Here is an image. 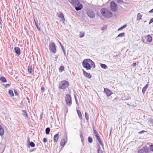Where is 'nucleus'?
Segmentation results:
<instances>
[{"label":"nucleus","mask_w":153,"mask_h":153,"mask_svg":"<svg viewBox=\"0 0 153 153\" xmlns=\"http://www.w3.org/2000/svg\"><path fill=\"white\" fill-rule=\"evenodd\" d=\"M82 65L87 70H90L92 67H95L94 63L89 59L84 60L82 63Z\"/></svg>","instance_id":"obj_1"},{"label":"nucleus","mask_w":153,"mask_h":153,"mask_svg":"<svg viewBox=\"0 0 153 153\" xmlns=\"http://www.w3.org/2000/svg\"><path fill=\"white\" fill-rule=\"evenodd\" d=\"M71 4L77 11L79 10L82 8V4L80 3L78 0H72Z\"/></svg>","instance_id":"obj_2"},{"label":"nucleus","mask_w":153,"mask_h":153,"mask_svg":"<svg viewBox=\"0 0 153 153\" xmlns=\"http://www.w3.org/2000/svg\"><path fill=\"white\" fill-rule=\"evenodd\" d=\"M101 13L105 17L110 18L111 17L112 13L108 10L106 8H102L101 10Z\"/></svg>","instance_id":"obj_3"},{"label":"nucleus","mask_w":153,"mask_h":153,"mask_svg":"<svg viewBox=\"0 0 153 153\" xmlns=\"http://www.w3.org/2000/svg\"><path fill=\"white\" fill-rule=\"evenodd\" d=\"M68 82L65 80H64L59 83V88L64 90L67 88L69 86Z\"/></svg>","instance_id":"obj_4"},{"label":"nucleus","mask_w":153,"mask_h":153,"mask_svg":"<svg viewBox=\"0 0 153 153\" xmlns=\"http://www.w3.org/2000/svg\"><path fill=\"white\" fill-rule=\"evenodd\" d=\"M49 49L51 52L54 54L56 52V49L55 43H51L49 45Z\"/></svg>","instance_id":"obj_5"},{"label":"nucleus","mask_w":153,"mask_h":153,"mask_svg":"<svg viewBox=\"0 0 153 153\" xmlns=\"http://www.w3.org/2000/svg\"><path fill=\"white\" fill-rule=\"evenodd\" d=\"M150 151L149 148L146 146L143 147V149H139L138 153H149Z\"/></svg>","instance_id":"obj_6"},{"label":"nucleus","mask_w":153,"mask_h":153,"mask_svg":"<svg viewBox=\"0 0 153 153\" xmlns=\"http://www.w3.org/2000/svg\"><path fill=\"white\" fill-rule=\"evenodd\" d=\"M65 101L67 104L69 106H70L72 104L71 97V96L68 94L66 95Z\"/></svg>","instance_id":"obj_7"},{"label":"nucleus","mask_w":153,"mask_h":153,"mask_svg":"<svg viewBox=\"0 0 153 153\" xmlns=\"http://www.w3.org/2000/svg\"><path fill=\"white\" fill-rule=\"evenodd\" d=\"M111 9L112 11L115 12L117 10V4L114 1L111 2Z\"/></svg>","instance_id":"obj_8"},{"label":"nucleus","mask_w":153,"mask_h":153,"mask_svg":"<svg viewBox=\"0 0 153 153\" xmlns=\"http://www.w3.org/2000/svg\"><path fill=\"white\" fill-rule=\"evenodd\" d=\"M88 16L91 18H94L95 17V13L94 11L89 10L87 12Z\"/></svg>","instance_id":"obj_9"},{"label":"nucleus","mask_w":153,"mask_h":153,"mask_svg":"<svg viewBox=\"0 0 153 153\" xmlns=\"http://www.w3.org/2000/svg\"><path fill=\"white\" fill-rule=\"evenodd\" d=\"M104 91L107 97H109L112 94V92L108 88H104Z\"/></svg>","instance_id":"obj_10"},{"label":"nucleus","mask_w":153,"mask_h":153,"mask_svg":"<svg viewBox=\"0 0 153 153\" xmlns=\"http://www.w3.org/2000/svg\"><path fill=\"white\" fill-rule=\"evenodd\" d=\"M83 73L84 75L88 79H91V75L90 73H88L86 72L85 71L83 70Z\"/></svg>","instance_id":"obj_11"},{"label":"nucleus","mask_w":153,"mask_h":153,"mask_svg":"<svg viewBox=\"0 0 153 153\" xmlns=\"http://www.w3.org/2000/svg\"><path fill=\"white\" fill-rule=\"evenodd\" d=\"M60 13L58 14V17L60 18L62 21L63 22L65 21V19L64 18V15L63 13H62L61 12H60Z\"/></svg>","instance_id":"obj_12"},{"label":"nucleus","mask_w":153,"mask_h":153,"mask_svg":"<svg viewBox=\"0 0 153 153\" xmlns=\"http://www.w3.org/2000/svg\"><path fill=\"white\" fill-rule=\"evenodd\" d=\"M59 138V134H55L53 137V140L56 143L58 141V139Z\"/></svg>","instance_id":"obj_13"},{"label":"nucleus","mask_w":153,"mask_h":153,"mask_svg":"<svg viewBox=\"0 0 153 153\" xmlns=\"http://www.w3.org/2000/svg\"><path fill=\"white\" fill-rule=\"evenodd\" d=\"M96 137L97 140L98 142L102 146H103V143H102L100 138L98 135H97L95 136Z\"/></svg>","instance_id":"obj_14"},{"label":"nucleus","mask_w":153,"mask_h":153,"mask_svg":"<svg viewBox=\"0 0 153 153\" xmlns=\"http://www.w3.org/2000/svg\"><path fill=\"white\" fill-rule=\"evenodd\" d=\"M15 52L18 55L20 54V49L18 47H15L14 48Z\"/></svg>","instance_id":"obj_15"},{"label":"nucleus","mask_w":153,"mask_h":153,"mask_svg":"<svg viewBox=\"0 0 153 153\" xmlns=\"http://www.w3.org/2000/svg\"><path fill=\"white\" fill-rule=\"evenodd\" d=\"M4 133V130L1 125L0 124V135L1 136L3 135Z\"/></svg>","instance_id":"obj_16"},{"label":"nucleus","mask_w":153,"mask_h":153,"mask_svg":"<svg viewBox=\"0 0 153 153\" xmlns=\"http://www.w3.org/2000/svg\"><path fill=\"white\" fill-rule=\"evenodd\" d=\"M148 84H147L143 88L142 90V92L143 94H144L145 93L146 91L148 88Z\"/></svg>","instance_id":"obj_17"},{"label":"nucleus","mask_w":153,"mask_h":153,"mask_svg":"<svg viewBox=\"0 0 153 153\" xmlns=\"http://www.w3.org/2000/svg\"><path fill=\"white\" fill-rule=\"evenodd\" d=\"M152 40V37L149 35H148L147 36V42H151Z\"/></svg>","instance_id":"obj_18"},{"label":"nucleus","mask_w":153,"mask_h":153,"mask_svg":"<svg viewBox=\"0 0 153 153\" xmlns=\"http://www.w3.org/2000/svg\"><path fill=\"white\" fill-rule=\"evenodd\" d=\"M66 141L64 139H63L61 140L60 143V145L62 146H64L65 145Z\"/></svg>","instance_id":"obj_19"},{"label":"nucleus","mask_w":153,"mask_h":153,"mask_svg":"<svg viewBox=\"0 0 153 153\" xmlns=\"http://www.w3.org/2000/svg\"><path fill=\"white\" fill-rule=\"evenodd\" d=\"M142 16V15L140 13H138L137 14V20L139 21L141 19Z\"/></svg>","instance_id":"obj_20"},{"label":"nucleus","mask_w":153,"mask_h":153,"mask_svg":"<svg viewBox=\"0 0 153 153\" xmlns=\"http://www.w3.org/2000/svg\"><path fill=\"white\" fill-rule=\"evenodd\" d=\"M77 112L79 118L80 119H82V116L80 111L79 110H77Z\"/></svg>","instance_id":"obj_21"},{"label":"nucleus","mask_w":153,"mask_h":153,"mask_svg":"<svg viewBox=\"0 0 153 153\" xmlns=\"http://www.w3.org/2000/svg\"><path fill=\"white\" fill-rule=\"evenodd\" d=\"M32 71L33 70L32 66H28V73H29L30 74H31L32 73Z\"/></svg>","instance_id":"obj_22"},{"label":"nucleus","mask_w":153,"mask_h":153,"mask_svg":"<svg viewBox=\"0 0 153 153\" xmlns=\"http://www.w3.org/2000/svg\"><path fill=\"white\" fill-rule=\"evenodd\" d=\"M22 111L23 112V115L25 117H26L27 118L28 115L26 111L25 110H23Z\"/></svg>","instance_id":"obj_23"},{"label":"nucleus","mask_w":153,"mask_h":153,"mask_svg":"<svg viewBox=\"0 0 153 153\" xmlns=\"http://www.w3.org/2000/svg\"><path fill=\"white\" fill-rule=\"evenodd\" d=\"M0 81L3 82H6V78L4 77H1L0 79Z\"/></svg>","instance_id":"obj_24"},{"label":"nucleus","mask_w":153,"mask_h":153,"mask_svg":"<svg viewBox=\"0 0 153 153\" xmlns=\"http://www.w3.org/2000/svg\"><path fill=\"white\" fill-rule=\"evenodd\" d=\"M100 66L102 68L104 69H106L107 68V65L105 64H101Z\"/></svg>","instance_id":"obj_25"},{"label":"nucleus","mask_w":153,"mask_h":153,"mask_svg":"<svg viewBox=\"0 0 153 153\" xmlns=\"http://www.w3.org/2000/svg\"><path fill=\"white\" fill-rule=\"evenodd\" d=\"M125 33H120L118 36L116 37V38H117L118 37H121L124 36H125Z\"/></svg>","instance_id":"obj_26"},{"label":"nucleus","mask_w":153,"mask_h":153,"mask_svg":"<svg viewBox=\"0 0 153 153\" xmlns=\"http://www.w3.org/2000/svg\"><path fill=\"white\" fill-rule=\"evenodd\" d=\"M64 70V67L62 66H61L59 68V72H61L62 71H63Z\"/></svg>","instance_id":"obj_27"},{"label":"nucleus","mask_w":153,"mask_h":153,"mask_svg":"<svg viewBox=\"0 0 153 153\" xmlns=\"http://www.w3.org/2000/svg\"><path fill=\"white\" fill-rule=\"evenodd\" d=\"M30 146L32 147H34L35 146V143L33 142H31L29 143V146Z\"/></svg>","instance_id":"obj_28"},{"label":"nucleus","mask_w":153,"mask_h":153,"mask_svg":"<svg viewBox=\"0 0 153 153\" xmlns=\"http://www.w3.org/2000/svg\"><path fill=\"white\" fill-rule=\"evenodd\" d=\"M50 131V128L49 127H48L46 128L45 132L46 134H49Z\"/></svg>","instance_id":"obj_29"},{"label":"nucleus","mask_w":153,"mask_h":153,"mask_svg":"<svg viewBox=\"0 0 153 153\" xmlns=\"http://www.w3.org/2000/svg\"><path fill=\"white\" fill-rule=\"evenodd\" d=\"M85 35V33L84 32H80L79 37L80 38H82Z\"/></svg>","instance_id":"obj_30"},{"label":"nucleus","mask_w":153,"mask_h":153,"mask_svg":"<svg viewBox=\"0 0 153 153\" xmlns=\"http://www.w3.org/2000/svg\"><path fill=\"white\" fill-rule=\"evenodd\" d=\"M9 94L11 97H13L14 96L13 92L11 90H10L9 91Z\"/></svg>","instance_id":"obj_31"},{"label":"nucleus","mask_w":153,"mask_h":153,"mask_svg":"<svg viewBox=\"0 0 153 153\" xmlns=\"http://www.w3.org/2000/svg\"><path fill=\"white\" fill-rule=\"evenodd\" d=\"M88 141L89 143H91L93 142V140L91 137H89L88 138Z\"/></svg>","instance_id":"obj_32"},{"label":"nucleus","mask_w":153,"mask_h":153,"mask_svg":"<svg viewBox=\"0 0 153 153\" xmlns=\"http://www.w3.org/2000/svg\"><path fill=\"white\" fill-rule=\"evenodd\" d=\"M35 25L37 29L39 30V31H40V29L39 27L38 26V23L37 22H35Z\"/></svg>","instance_id":"obj_33"},{"label":"nucleus","mask_w":153,"mask_h":153,"mask_svg":"<svg viewBox=\"0 0 153 153\" xmlns=\"http://www.w3.org/2000/svg\"><path fill=\"white\" fill-rule=\"evenodd\" d=\"M85 117L86 120H88L89 119V117L88 115H87V113L86 112L85 113Z\"/></svg>","instance_id":"obj_34"},{"label":"nucleus","mask_w":153,"mask_h":153,"mask_svg":"<svg viewBox=\"0 0 153 153\" xmlns=\"http://www.w3.org/2000/svg\"><path fill=\"white\" fill-rule=\"evenodd\" d=\"M80 137L81 140H84V138L83 136V134L81 132L80 134Z\"/></svg>","instance_id":"obj_35"},{"label":"nucleus","mask_w":153,"mask_h":153,"mask_svg":"<svg viewBox=\"0 0 153 153\" xmlns=\"http://www.w3.org/2000/svg\"><path fill=\"white\" fill-rule=\"evenodd\" d=\"M149 122L152 124V126H153V118H151L149 120Z\"/></svg>","instance_id":"obj_36"},{"label":"nucleus","mask_w":153,"mask_h":153,"mask_svg":"<svg viewBox=\"0 0 153 153\" xmlns=\"http://www.w3.org/2000/svg\"><path fill=\"white\" fill-rule=\"evenodd\" d=\"M59 44L62 48V49H63L64 48V47L62 45L61 43L60 42V41H59Z\"/></svg>","instance_id":"obj_37"},{"label":"nucleus","mask_w":153,"mask_h":153,"mask_svg":"<svg viewBox=\"0 0 153 153\" xmlns=\"http://www.w3.org/2000/svg\"><path fill=\"white\" fill-rule=\"evenodd\" d=\"M94 134H95V136L96 135H98V133L95 130H94Z\"/></svg>","instance_id":"obj_38"},{"label":"nucleus","mask_w":153,"mask_h":153,"mask_svg":"<svg viewBox=\"0 0 153 153\" xmlns=\"http://www.w3.org/2000/svg\"><path fill=\"white\" fill-rule=\"evenodd\" d=\"M150 149L153 152V145H150Z\"/></svg>","instance_id":"obj_39"},{"label":"nucleus","mask_w":153,"mask_h":153,"mask_svg":"<svg viewBox=\"0 0 153 153\" xmlns=\"http://www.w3.org/2000/svg\"><path fill=\"white\" fill-rule=\"evenodd\" d=\"M14 93L16 95L18 96V93L16 91L14 90Z\"/></svg>","instance_id":"obj_40"},{"label":"nucleus","mask_w":153,"mask_h":153,"mask_svg":"<svg viewBox=\"0 0 153 153\" xmlns=\"http://www.w3.org/2000/svg\"><path fill=\"white\" fill-rule=\"evenodd\" d=\"M146 132V131H144V130H142V131H140V132H139L138 133L139 134H142V133H143L144 132Z\"/></svg>","instance_id":"obj_41"},{"label":"nucleus","mask_w":153,"mask_h":153,"mask_svg":"<svg viewBox=\"0 0 153 153\" xmlns=\"http://www.w3.org/2000/svg\"><path fill=\"white\" fill-rule=\"evenodd\" d=\"M153 22V18L151 19L149 22V24H150Z\"/></svg>","instance_id":"obj_42"},{"label":"nucleus","mask_w":153,"mask_h":153,"mask_svg":"<svg viewBox=\"0 0 153 153\" xmlns=\"http://www.w3.org/2000/svg\"><path fill=\"white\" fill-rule=\"evenodd\" d=\"M63 52H64V55L65 56H66V52H65V48L63 49H62Z\"/></svg>","instance_id":"obj_43"},{"label":"nucleus","mask_w":153,"mask_h":153,"mask_svg":"<svg viewBox=\"0 0 153 153\" xmlns=\"http://www.w3.org/2000/svg\"><path fill=\"white\" fill-rule=\"evenodd\" d=\"M2 21L1 20H0V27L1 28L2 26Z\"/></svg>","instance_id":"obj_44"},{"label":"nucleus","mask_w":153,"mask_h":153,"mask_svg":"<svg viewBox=\"0 0 153 153\" xmlns=\"http://www.w3.org/2000/svg\"><path fill=\"white\" fill-rule=\"evenodd\" d=\"M99 148L97 150V153H100L99 151H100V146L99 145Z\"/></svg>","instance_id":"obj_45"},{"label":"nucleus","mask_w":153,"mask_h":153,"mask_svg":"<svg viewBox=\"0 0 153 153\" xmlns=\"http://www.w3.org/2000/svg\"><path fill=\"white\" fill-rule=\"evenodd\" d=\"M47 141V138H44L43 139V142H44V143H45V142H46Z\"/></svg>","instance_id":"obj_46"},{"label":"nucleus","mask_w":153,"mask_h":153,"mask_svg":"<svg viewBox=\"0 0 153 153\" xmlns=\"http://www.w3.org/2000/svg\"><path fill=\"white\" fill-rule=\"evenodd\" d=\"M127 26V25L126 24H125L124 25H123V26H122L123 29V28H126Z\"/></svg>","instance_id":"obj_47"},{"label":"nucleus","mask_w":153,"mask_h":153,"mask_svg":"<svg viewBox=\"0 0 153 153\" xmlns=\"http://www.w3.org/2000/svg\"><path fill=\"white\" fill-rule=\"evenodd\" d=\"M41 89L42 90V91H45V88L44 87H42L41 88Z\"/></svg>","instance_id":"obj_48"},{"label":"nucleus","mask_w":153,"mask_h":153,"mask_svg":"<svg viewBox=\"0 0 153 153\" xmlns=\"http://www.w3.org/2000/svg\"><path fill=\"white\" fill-rule=\"evenodd\" d=\"M123 1L122 0H117V2L118 3H119L120 2H122Z\"/></svg>","instance_id":"obj_49"},{"label":"nucleus","mask_w":153,"mask_h":153,"mask_svg":"<svg viewBox=\"0 0 153 153\" xmlns=\"http://www.w3.org/2000/svg\"><path fill=\"white\" fill-rule=\"evenodd\" d=\"M149 13H153V8L149 12Z\"/></svg>","instance_id":"obj_50"},{"label":"nucleus","mask_w":153,"mask_h":153,"mask_svg":"<svg viewBox=\"0 0 153 153\" xmlns=\"http://www.w3.org/2000/svg\"><path fill=\"white\" fill-rule=\"evenodd\" d=\"M123 29V28L122 27H120V28H119L118 29V31H119V30H122V29Z\"/></svg>","instance_id":"obj_51"},{"label":"nucleus","mask_w":153,"mask_h":153,"mask_svg":"<svg viewBox=\"0 0 153 153\" xmlns=\"http://www.w3.org/2000/svg\"><path fill=\"white\" fill-rule=\"evenodd\" d=\"M136 63L135 62H134L132 64V65L134 67L136 66Z\"/></svg>","instance_id":"obj_52"},{"label":"nucleus","mask_w":153,"mask_h":153,"mask_svg":"<svg viewBox=\"0 0 153 153\" xmlns=\"http://www.w3.org/2000/svg\"><path fill=\"white\" fill-rule=\"evenodd\" d=\"M10 86V84H7L6 85H5V87L7 88V87H8V86Z\"/></svg>","instance_id":"obj_53"},{"label":"nucleus","mask_w":153,"mask_h":153,"mask_svg":"<svg viewBox=\"0 0 153 153\" xmlns=\"http://www.w3.org/2000/svg\"><path fill=\"white\" fill-rule=\"evenodd\" d=\"M75 100H76V103L77 105H78V101H77V100L76 99V98H75Z\"/></svg>","instance_id":"obj_54"},{"label":"nucleus","mask_w":153,"mask_h":153,"mask_svg":"<svg viewBox=\"0 0 153 153\" xmlns=\"http://www.w3.org/2000/svg\"><path fill=\"white\" fill-rule=\"evenodd\" d=\"M34 150H35L34 149H32V150H31L30 151V152H32L33 151H34Z\"/></svg>","instance_id":"obj_55"},{"label":"nucleus","mask_w":153,"mask_h":153,"mask_svg":"<svg viewBox=\"0 0 153 153\" xmlns=\"http://www.w3.org/2000/svg\"><path fill=\"white\" fill-rule=\"evenodd\" d=\"M27 141H28V142H29V143L30 142V139H29V138H28V139H27Z\"/></svg>","instance_id":"obj_56"},{"label":"nucleus","mask_w":153,"mask_h":153,"mask_svg":"<svg viewBox=\"0 0 153 153\" xmlns=\"http://www.w3.org/2000/svg\"><path fill=\"white\" fill-rule=\"evenodd\" d=\"M27 99L28 100H29V98L27 97H26Z\"/></svg>","instance_id":"obj_57"},{"label":"nucleus","mask_w":153,"mask_h":153,"mask_svg":"<svg viewBox=\"0 0 153 153\" xmlns=\"http://www.w3.org/2000/svg\"><path fill=\"white\" fill-rule=\"evenodd\" d=\"M112 128H111V130H110V134H111V131H112Z\"/></svg>","instance_id":"obj_58"},{"label":"nucleus","mask_w":153,"mask_h":153,"mask_svg":"<svg viewBox=\"0 0 153 153\" xmlns=\"http://www.w3.org/2000/svg\"><path fill=\"white\" fill-rule=\"evenodd\" d=\"M34 22H35H35H37L36 21V20L34 19Z\"/></svg>","instance_id":"obj_59"},{"label":"nucleus","mask_w":153,"mask_h":153,"mask_svg":"<svg viewBox=\"0 0 153 153\" xmlns=\"http://www.w3.org/2000/svg\"><path fill=\"white\" fill-rule=\"evenodd\" d=\"M41 116V118H41V119L42 118V114H41V116Z\"/></svg>","instance_id":"obj_60"},{"label":"nucleus","mask_w":153,"mask_h":153,"mask_svg":"<svg viewBox=\"0 0 153 153\" xmlns=\"http://www.w3.org/2000/svg\"><path fill=\"white\" fill-rule=\"evenodd\" d=\"M28 102L30 103V100H28Z\"/></svg>","instance_id":"obj_61"},{"label":"nucleus","mask_w":153,"mask_h":153,"mask_svg":"<svg viewBox=\"0 0 153 153\" xmlns=\"http://www.w3.org/2000/svg\"><path fill=\"white\" fill-rule=\"evenodd\" d=\"M84 140H81V141H82V143H83V141H84Z\"/></svg>","instance_id":"obj_62"},{"label":"nucleus","mask_w":153,"mask_h":153,"mask_svg":"<svg viewBox=\"0 0 153 153\" xmlns=\"http://www.w3.org/2000/svg\"><path fill=\"white\" fill-rule=\"evenodd\" d=\"M101 30H104V29H103V28H102L101 29Z\"/></svg>","instance_id":"obj_63"},{"label":"nucleus","mask_w":153,"mask_h":153,"mask_svg":"<svg viewBox=\"0 0 153 153\" xmlns=\"http://www.w3.org/2000/svg\"><path fill=\"white\" fill-rule=\"evenodd\" d=\"M144 22H146V21H145Z\"/></svg>","instance_id":"obj_64"}]
</instances>
